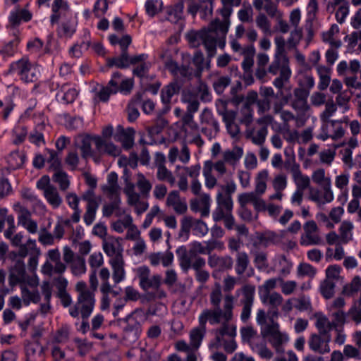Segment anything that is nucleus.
<instances>
[{"label": "nucleus", "instance_id": "2f4dec72", "mask_svg": "<svg viewBox=\"0 0 361 361\" xmlns=\"http://www.w3.org/2000/svg\"><path fill=\"white\" fill-rule=\"evenodd\" d=\"M208 264L211 268L231 269L233 267V262L231 257L228 255L220 257L214 254L209 256Z\"/></svg>", "mask_w": 361, "mask_h": 361}, {"label": "nucleus", "instance_id": "0eeeda50", "mask_svg": "<svg viewBox=\"0 0 361 361\" xmlns=\"http://www.w3.org/2000/svg\"><path fill=\"white\" fill-rule=\"evenodd\" d=\"M274 118L271 114H266L256 120L258 127L251 126L245 130V137L257 146L264 145L268 135V126L273 123Z\"/></svg>", "mask_w": 361, "mask_h": 361}, {"label": "nucleus", "instance_id": "423d86ee", "mask_svg": "<svg viewBox=\"0 0 361 361\" xmlns=\"http://www.w3.org/2000/svg\"><path fill=\"white\" fill-rule=\"evenodd\" d=\"M309 92L304 88L298 87L293 90V99L290 106L298 115L297 127L300 128L305 125L311 115V106L308 104Z\"/></svg>", "mask_w": 361, "mask_h": 361}, {"label": "nucleus", "instance_id": "393cba45", "mask_svg": "<svg viewBox=\"0 0 361 361\" xmlns=\"http://www.w3.org/2000/svg\"><path fill=\"white\" fill-rule=\"evenodd\" d=\"M211 197L206 193L201 194L199 197L190 200V209L193 212H199L201 216H207L210 212Z\"/></svg>", "mask_w": 361, "mask_h": 361}, {"label": "nucleus", "instance_id": "ea45409f", "mask_svg": "<svg viewBox=\"0 0 361 361\" xmlns=\"http://www.w3.org/2000/svg\"><path fill=\"white\" fill-rule=\"evenodd\" d=\"M243 155V149L241 147L234 146L231 149H228L223 153V160L231 166H235Z\"/></svg>", "mask_w": 361, "mask_h": 361}, {"label": "nucleus", "instance_id": "bb28decb", "mask_svg": "<svg viewBox=\"0 0 361 361\" xmlns=\"http://www.w3.org/2000/svg\"><path fill=\"white\" fill-rule=\"evenodd\" d=\"M148 55L140 54L133 55L131 59V66H133V73L139 78L144 77L148 72L150 63L147 61Z\"/></svg>", "mask_w": 361, "mask_h": 361}, {"label": "nucleus", "instance_id": "f704fd0d", "mask_svg": "<svg viewBox=\"0 0 361 361\" xmlns=\"http://www.w3.org/2000/svg\"><path fill=\"white\" fill-rule=\"evenodd\" d=\"M133 184L135 188L137 187L139 190L138 195L145 198L149 197L152 184L143 173H137L135 175V183Z\"/></svg>", "mask_w": 361, "mask_h": 361}, {"label": "nucleus", "instance_id": "c03bdc74", "mask_svg": "<svg viewBox=\"0 0 361 361\" xmlns=\"http://www.w3.org/2000/svg\"><path fill=\"white\" fill-rule=\"evenodd\" d=\"M68 10V6L63 0H54L52 5L53 14L51 16V23H58L61 16L65 15Z\"/></svg>", "mask_w": 361, "mask_h": 361}, {"label": "nucleus", "instance_id": "dca6fc26", "mask_svg": "<svg viewBox=\"0 0 361 361\" xmlns=\"http://www.w3.org/2000/svg\"><path fill=\"white\" fill-rule=\"evenodd\" d=\"M322 239L319 233V228L313 220L307 221L303 225V233L300 238V243L302 246H312L320 245Z\"/></svg>", "mask_w": 361, "mask_h": 361}, {"label": "nucleus", "instance_id": "603ef678", "mask_svg": "<svg viewBox=\"0 0 361 361\" xmlns=\"http://www.w3.org/2000/svg\"><path fill=\"white\" fill-rule=\"evenodd\" d=\"M77 21L75 19H68L63 22L58 30V34L61 37H71L75 32Z\"/></svg>", "mask_w": 361, "mask_h": 361}, {"label": "nucleus", "instance_id": "a211bd4d", "mask_svg": "<svg viewBox=\"0 0 361 361\" xmlns=\"http://www.w3.org/2000/svg\"><path fill=\"white\" fill-rule=\"evenodd\" d=\"M207 316V309H204L199 316V326L192 329L190 331V343H188V346L192 347L195 350L199 349L206 334V324L209 322V320H205V317Z\"/></svg>", "mask_w": 361, "mask_h": 361}, {"label": "nucleus", "instance_id": "c756f323", "mask_svg": "<svg viewBox=\"0 0 361 361\" xmlns=\"http://www.w3.org/2000/svg\"><path fill=\"white\" fill-rule=\"evenodd\" d=\"M135 131L132 128L124 129L118 126L114 135V140L121 142L126 149L130 148L133 145V136Z\"/></svg>", "mask_w": 361, "mask_h": 361}, {"label": "nucleus", "instance_id": "6e6d98bb", "mask_svg": "<svg viewBox=\"0 0 361 361\" xmlns=\"http://www.w3.org/2000/svg\"><path fill=\"white\" fill-rule=\"evenodd\" d=\"M182 101L188 104L187 113L195 114L199 109L200 102L197 96L190 92H185L182 97Z\"/></svg>", "mask_w": 361, "mask_h": 361}, {"label": "nucleus", "instance_id": "a18cd8bd", "mask_svg": "<svg viewBox=\"0 0 361 361\" xmlns=\"http://www.w3.org/2000/svg\"><path fill=\"white\" fill-rule=\"evenodd\" d=\"M250 264L248 255L245 252H238L235 255V271L238 276L243 275Z\"/></svg>", "mask_w": 361, "mask_h": 361}, {"label": "nucleus", "instance_id": "338daca9", "mask_svg": "<svg viewBox=\"0 0 361 361\" xmlns=\"http://www.w3.org/2000/svg\"><path fill=\"white\" fill-rule=\"evenodd\" d=\"M361 290V278L355 276L351 282L343 287V292L347 295H353Z\"/></svg>", "mask_w": 361, "mask_h": 361}, {"label": "nucleus", "instance_id": "f8f14e48", "mask_svg": "<svg viewBox=\"0 0 361 361\" xmlns=\"http://www.w3.org/2000/svg\"><path fill=\"white\" fill-rule=\"evenodd\" d=\"M37 188L43 192L44 198L54 209L61 205L63 199L58 189L50 183V178L48 176H43L37 182Z\"/></svg>", "mask_w": 361, "mask_h": 361}, {"label": "nucleus", "instance_id": "1a4fd4ad", "mask_svg": "<svg viewBox=\"0 0 361 361\" xmlns=\"http://www.w3.org/2000/svg\"><path fill=\"white\" fill-rule=\"evenodd\" d=\"M8 71L17 72L20 79L25 82H36L40 73L38 66L31 63L27 58L25 57L11 63Z\"/></svg>", "mask_w": 361, "mask_h": 361}, {"label": "nucleus", "instance_id": "4d7b16f0", "mask_svg": "<svg viewBox=\"0 0 361 361\" xmlns=\"http://www.w3.org/2000/svg\"><path fill=\"white\" fill-rule=\"evenodd\" d=\"M41 290L44 295L45 303L40 305V312L42 314H47L50 310V299L51 297V288L47 281H44Z\"/></svg>", "mask_w": 361, "mask_h": 361}, {"label": "nucleus", "instance_id": "9d476101", "mask_svg": "<svg viewBox=\"0 0 361 361\" xmlns=\"http://www.w3.org/2000/svg\"><path fill=\"white\" fill-rule=\"evenodd\" d=\"M9 285L11 287L27 283L29 286L39 285V279L36 276L26 274L24 262L22 259H17L13 267L9 270Z\"/></svg>", "mask_w": 361, "mask_h": 361}, {"label": "nucleus", "instance_id": "c85d7f7f", "mask_svg": "<svg viewBox=\"0 0 361 361\" xmlns=\"http://www.w3.org/2000/svg\"><path fill=\"white\" fill-rule=\"evenodd\" d=\"M109 264L111 266L113 274L112 278L115 284L121 282L126 277L125 261L123 257L111 258Z\"/></svg>", "mask_w": 361, "mask_h": 361}, {"label": "nucleus", "instance_id": "4c0bfd02", "mask_svg": "<svg viewBox=\"0 0 361 361\" xmlns=\"http://www.w3.org/2000/svg\"><path fill=\"white\" fill-rule=\"evenodd\" d=\"M353 229L354 225L352 221L348 220L342 221L338 228L340 243L347 244L351 241L353 238Z\"/></svg>", "mask_w": 361, "mask_h": 361}, {"label": "nucleus", "instance_id": "680f3d73", "mask_svg": "<svg viewBox=\"0 0 361 361\" xmlns=\"http://www.w3.org/2000/svg\"><path fill=\"white\" fill-rule=\"evenodd\" d=\"M157 178L159 181L167 182L171 187L174 186L176 183L173 173L166 166L157 169Z\"/></svg>", "mask_w": 361, "mask_h": 361}, {"label": "nucleus", "instance_id": "49530a36", "mask_svg": "<svg viewBox=\"0 0 361 361\" xmlns=\"http://www.w3.org/2000/svg\"><path fill=\"white\" fill-rule=\"evenodd\" d=\"M51 221L48 222L47 227L41 226L38 233V241L43 246H51L55 244L56 239L53 235V233L49 231V228L51 226Z\"/></svg>", "mask_w": 361, "mask_h": 361}, {"label": "nucleus", "instance_id": "aec40b11", "mask_svg": "<svg viewBox=\"0 0 361 361\" xmlns=\"http://www.w3.org/2000/svg\"><path fill=\"white\" fill-rule=\"evenodd\" d=\"M217 207L212 214L213 220L216 222L223 220L225 217L232 213L233 202L232 198L226 197L223 199L222 192L216 194Z\"/></svg>", "mask_w": 361, "mask_h": 361}, {"label": "nucleus", "instance_id": "6ab92c4d", "mask_svg": "<svg viewBox=\"0 0 361 361\" xmlns=\"http://www.w3.org/2000/svg\"><path fill=\"white\" fill-rule=\"evenodd\" d=\"M331 335L322 334H312L308 339V345L311 350L318 354L324 355L331 350L329 343Z\"/></svg>", "mask_w": 361, "mask_h": 361}, {"label": "nucleus", "instance_id": "72a5a7b5", "mask_svg": "<svg viewBox=\"0 0 361 361\" xmlns=\"http://www.w3.org/2000/svg\"><path fill=\"white\" fill-rule=\"evenodd\" d=\"M257 238L264 247L276 245L281 241V237L277 233L269 230L258 233Z\"/></svg>", "mask_w": 361, "mask_h": 361}, {"label": "nucleus", "instance_id": "8fccbe9b", "mask_svg": "<svg viewBox=\"0 0 361 361\" xmlns=\"http://www.w3.org/2000/svg\"><path fill=\"white\" fill-rule=\"evenodd\" d=\"M52 180L58 184L61 191L68 190L71 184L68 174L62 169L54 171Z\"/></svg>", "mask_w": 361, "mask_h": 361}, {"label": "nucleus", "instance_id": "cd10ccee", "mask_svg": "<svg viewBox=\"0 0 361 361\" xmlns=\"http://www.w3.org/2000/svg\"><path fill=\"white\" fill-rule=\"evenodd\" d=\"M38 286H29L27 283L20 286L21 297L25 305L27 306L31 302L37 304L40 301L41 296L37 289Z\"/></svg>", "mask_w": 361, "mask_h": 361}, {"label": "nucleus", "instance_id": "de8ad7c7", "mask_svg": "<svg viewBox=\"0 0 361 361\" xmlns=\"http://www.w3.org/2000/svg\"><path fill=\"white\" fill-rule=\"evenodd\" d=\"M314 316L317 319L315 326L319 330V333L325 335H330L329 331L334 328L332 322L322 314L316 313Z\"/></svg>", "mask_w": 361, "mask_h": 361}, {"label": "nucleus", "instance_id": "412c9836", "mask_svg": "<svg viewBox=\"0 0 361 361\" xmlns=\"http://www.w3.org/2000/svg\"><path fill=\"white\" fill-rule=\"evenodd\" d=\"M180 255V264L183 269L192 268L195 271L203 269L206 264L205 259L200 256L192 257L188 255L185 247H181L177 250Z\"/></svg>", "mask_w": 361, "mask_h": 361}, {"label": "nucleus", "instance_id": "e433bc0d", "mask_svg": "<svg viewBox=\"0 0 361 361\" xmlns=\"http://www.w3.org/2000/svg\"><path fill=\"white\" fill-rule=\"evenodd\" d=\"M133 56H129L128 51H121L118 57L107 59V66L109 67L116 66L118 68H126L131 66V59Z\"/></svg>", "mask_w": 361, "mask_h": 361}, {"label": "nucleus", "instance_id": "37998d69", "mask_svg": "<svg viewBox=\"0 0 361 361\" xmlns=\"http://www.w3.org/2000/svg\"><path fill=\"white\" fill-rule=\"evenodd\" d=\"M93 140L94 141V137H92L89 135L78 136L79 148L82 158L87 159L93 155L92 149V142Z\"/></svg>", "mask_w": 361, "mask_h": 361}, {"label": "nucleus", "instance_id": "f3484780", "mask_svg": "<svg viewBox=\"0 0 361 361\" xmlns=\"http://www.w3.org/2000/svg\"><path fill=\"white\" fill-rule=\"evenodd\" d=\"M285 167L287 171L291 173L293 180L296 185V189L305 190L310 189V178L307 175L302 173L300 166L294 159L286 161Z\"/></svg>", "mask_w": 361, "mask_h": 361}, {"label": "nucleus", "instance_id": "5fc2aeb1", "mask_svg": "<svg viewBox=\"0 0 361 361\" xmlns=\"http://www.w3.org/2000/svg\"><path fill=\"white\" fill-rule=\"evenodd\" d=\"M261 299L263 303L267 304L274 309H277L279 306L281 305L283 301L282 295L278 292L262 294Z\"/></svg>", "mask_w": 361, "mask_h": 361}, {"label": "nucleus", "instance_id": "58836bf2", "mask_svg": "<svg viewBox=\"0 0 361 361\" xmlns=\"http://www.w3.org/2000/svg\"><path fill=\"white\" fill-rule=\"evenodd\" d=\"M312 180L322 188L332 189L331 178L326 176V171L324 169L319 168L314 170L312 174Z\"/></svg>", "mask_w": 361, "mask_h": 361}, {"label": "nucleus", "instance_id": "ddd939ff", "mask_svg": "<svg viewBox=\"0 0 361 361\" xmlns=\"http://www.w3.org/2000/svg\"><path fill=\"white\" fill-rule=\"evenodd\" d=\"M237 292L242 294V298L240 300L242 305L240 319L243 322H247L251 316L255 300V287L251 284H245L238 290Z\"/></svg>", "mask_w": 361, "mask_h": 361}, {"label": "nucleus", "instance_id": "864d4df0", "mask_svg": "<svg viewBox=\"0 0 361 361\" xmlns=\"http://www.w3.org/2000/svg\"><path fill=\"white\" fill-rule=\"evenodd\" d=\"M69 267L72 274L75 276H81L85 274L87 271L85 259L83 257L80 256L69 264Z\"/></svg>", "mask_w": 361, "mask_h": 361}, {"label": "nucleus", "instance_id": "c9c22d12", "mask_svg": "<svg viewBox=\"0 0 361 361\" xmlns=\"http://www.w3.org/2000/svg\"><path fill=\"white\" fill-rule=\"evenodd\" d=\"M96 148L99 152L106 153L112 157H117L121 153V149L111 142H106L99 137H94Z\"/></svg>", "mask_w": 361, "mask_h": 361}, {"label": "nucleus", "instance_id": "6e6552de", "mask_svg": "<svg viewBox=\"0 0 361 361\" xmlns=\"http://www.w3.org/2000/svg\"><path fill=\"white\" fill-rule=\"evenodd\" d=\"M261 334L263 338H267L269 343L277 353H283L284 351L283 345L289 341L288 335L281 331L279 323L273 319L265 326L262 327Z\"/></svg>", "mask_w": 361, "mask_h": 361}, {"label": "nucleus", "instance_id": "13d9d810", "mask_svg": "<svg viewBox=\"0 0 361 361\" xmlns=\"http://www.w3.org/2000/svg\"><path fill=\"white\" fill-rule=\"evenodd\" d=\"M317 69L319 75L318 87L320 90H324L328 87L331 81L330 68L324 66H318Z\"/></svg>", "mask_w": 361, "mask_h": 361}, {"label": "nucleus", "instance_id": "69168bd1", "mask_svg": "<svg viewBox=\"0 0 361 361\" xmlns=\"http://www.w3.org/2000/svg\"><path fill=\"white\" fill-rule=\"evenodd\" d=\"M31 19V14L27 10H19L13 11L9 17L10 23L12 25H18L22 20L28 21Z\"/></svg>", "mask_w": 361, "mask_h": 361}, {"label": "nucleus", "instance_id": "5701e85b", "mask_svg": "<svg viewBox=\"0 0 361 361\" xmlns=\"http://www.w3.org/2000/svg\"><path fill=\"white\" fill-rule=\"evenodd\" d=\"M211 33L215 39V54L216 53V47L224 49L226 45V35L228 32V23L226 21L220 22L216 19L211 22Z\"/></svg>", "mask_w": 361, "mask_h": 361}, {"label": "nucleus", "instance_id": "052dcab7", "mask_svg": "<svg viewBox=\"0 0 361 361\" xmlns=\"http://www.w3.org/2000/svg\"><path fill=\"white\" fill-rule=\"evenodd\" d=\"M194 218L190 216H184L180 221L179 237L188 239L190 230H193Z\"/></svg>", "mask_w": 361, "mask_h": 361}, {"label": "nucleus", "instance_id": "20e7f679", "mask_svg": "<svg viewBox=\"0 0 361 361\" xmlns=\"http://www.w3.org/2000/svg\"><path fill=\"white\" fill-rule=\"evenodd\" d=\"M211 23L207 27H204L199 30H191L185 35V38L188 42L190 47L197 48L203 44L207 52L208 58H212L215 56V39L211 33Z\"/></svg>", "mask_w": 361, "mask_h": 361}, {"label": "nucleus", "instance_id": "a878e982", "mask_svg": "<svg viewBox=\"0 0 361 361\" xmlns=\"http://www.w3.org/2000/svg\"><path fill=\"white\" fill-rule=\"evenodd\" d=\"M166 205L172 207L178 214H183L187 212L188 205L184 199H181L178 190H171L167 195Z\"/></svg>", "mask_w": 361, "mask_h": 361}, {"label": "nucleus", "instance_id": "f257e3e1", "mask_svg": "<svg viewBox=\"0 0 361 361\" xmlns=\"http://www.w3.org/2000/svg\"><path fill=\"white\" fill-rule=\"evenodd\" d=\"M209 302L212 307L207 309V316L205 317V320H209L211 325L221 324L214 330L215 341L211 342L208 345L210 350H213L218 349L226 336L230 338L237 336L236 326L230 324L233 319L235 298L232 294H226L223 298L221 286L216 283L209 293Z\"/></svg>", "mask_w": 361, "mask_h": 361}, {"label": "nucleus", "instance_id": "b1692460", "mask_svg": "<svg viewBox=\"0 0 361 361\" xmlns=\"http://www.w3.org/2000/svg\"><path fill=\"white\" fill-rule=\"evenodd\" d=\"M121 238L109 235L104 238L102 247L104 252L111 258L123 257V247L121 243Z\"/></svg>", "mask_w": 361, "mask_h": 361}, {"label": "nucleus", "instance_id": "0e129e2a", "mask_svg": "<svg viewBox=\"0 0 361 361\" xmlns=\"http://www.w3.org/2000/svg\"><path fill=\"white\" fill-rule=\"evenodd\" d=\"M46 160L49 164V168L53 171L61 169V162L58 153L53 149H46Z\"/></svg>", "mask_w": 361, "mask_h": 361}, {"label": "nucleus", "instance_id": "2eb2a0df", "mask_svg": "<svg viewBox=\"0 0 361 361\" xmlns=\"http://www.w3.org/2000/svg\"><path fill=\"white\" fill-rule=\"evenodd\" d=\"M13 209L18 214V224L23 227L29 233L36 234L38 232V225L32 219L31 212L20 202L13 204Z\"/></svg>", "mask_w": 361, "mask_h": 361}, {"label": "nucleus", "instance_id": "79ce46f5", "mask_svg": "<svg viewBox=\"0 0 361 361\" xmlns=\"http://www.w3.org/2000/svg\"><path fill=\"white\" fill-rule=\"evenodd\" d=\"M47 256L55 264V274H62L66 270V265L61 260V254L58 248L49 250Z\"/></svg>", "mask_w": 361, "mask_h": 361}, {"label": "nucleus", "instance_id": "9b49d317", "mask_svg": "<svg viewBox=\"0 0 361 361\" xmlns=\"http://www.w3.org/2000/svg\"><path fill=\"white\" fill-rule=\"evenodd\" d=\"M40 255V248L37 247L36 240L32 238H28L23 245L21 246L20 250H18V252H13L10 253L11 257L12 256L14 258L19 257L22 259L27 255H30L28 267L31 271L36 269Z\"/></svg>", "mask_w": 361, "mask_h": 361}, {"label": "nucleus", "instance_id": "4be33fe9", "mask_svg": "<svg viewBox=\"0 0 361 361\" xmlns=\"http://www.w3.org/2000/svg\"><path fill=\"white\" fill-rule=\"evenodd\" d=\"M308 199L314 202L317 207H322L334 199L332 189L310 188Z\"/></svg>", "mask_w": 361, "mask_h": 361}, {"label": "nucleus", "instance_id": "bf43d9fd", "mask_svg": "<svg viewBox=\"0 0 361 361\" xmlns=\"http://www.w3.org/2000/svg\"><path fill=\"white\" fill-rule=\"evenodd\" d=\"M133 221L132 216L130 214H126L123 219H119L111 224L112 230L118 233H122L126 229L131 225Z\"/></svg>", "mask_w": 361, "mask_h": 361}, {"label": "nucleus", "instance_id": "f03ea898", "mask_svg": "<svg viewBox=\"0 0 361 361\" xmlns=\"http://www.w3.org/2000/svg\"><path fill=\"white\" fill-rule=\"evenodd\" d=\"M228 102L218 99L216 106L218 114L222 117L225 123L227 133L235 140H238L240 137V128L239 123L245 126L246 128L251 127L254 121V109L252 107L242 106L238 114L233 110L227 109Z\"/></svg>", "mask_w": 361, "mask_h": 361}, {"label": "nucleus", "instance_id": "774afa93", "mask_svg": "<svg viewBox=\"0 0 361 361\" xmlns=\"http://www.w3.org/2000/svg\"><path fill=\"white\" fill-rule=\"evenodd\" d=\"M347 316L356 325L361 323V305L357 302H354L347 312Z\"/></svg>", "mask_w": 361, "mask_h": 361}, {"label": "nucleus", "instance_id": "7ed1b4c3", "mask_svg": "<svg viewBox=\"0 0 361 361\" xmlns=\"http://www.w3.org/2000/svg\"><path fill=\"white\" fill-rule=\"evenodd\" d=\"M78 293L75 304L70 307L69 314L73 318L88 319L95 305L94 293L87 288L85 282L80 281L75 284Z\"/></svg>", "mask_w": 361, "mask_h": 361}, {"label": "nucleus", "instance_id": "4468645a", "mask_svg": "<svg viewBox=\"0 0 361 361\" xmlns=\"http://www.w3.org/2000/svg\"><path fill=\"white\" fill-rule=\"evenodd\" d=\"M123 192L127 197L128 204L134 207L137 215H140L147 211L149 207L148 202L141 199L142 196L135 191V185L132 182L126 180Z\"/></svg>", "mask_w": 361, "mask_h": 361}, {"label": "nucleus", "instance_id": "39448f33", "mask_svg": "<svg viewBox=\"0 0 361 361\" xmlns=\"http://www.w3.org/2000/svg\"><path fill=\"white\" fill-rule=\"evenodd\" d=\"M279 72V76L274 79L273 85L277 89L281 90L288 82L291 75L287 54H274V59L268 67V73L276 75Z\"/></svg>", "mask_w": 361, "mask_h": 361}, {"label": "nucleus", "instance_id": "3c124183", "mask_svg": "<svg viewBox=\"0 0 361 361\" xmlns=\"http://www.w3.org/2000/svg\"><path fill=\"white\" fill-rule=\"evenodd\" d=\"M182 124V130L187 133L190 131L195 133L198 130V124L194 120V114L185 112L180 119Z\"/></svg>", "mask_w": 361, "mask_h": 361}, {"label": "nucleus", "instance_id": "473e14b6", "mask_svg": "<svg viewBox=\"0 0 361 361\" xmlns=\"http://www.w3.org/2000/svg\"><path fill=\"white\" fill-rule=\"evenodd\" d=\"M180 89V85L178 82L177 80L172 81L161 89V101L164 104L166 105L167 109H169V104L171 103L172 97L178 94Z\"/></svg>", "mask_w": 361, "mask_h": 361}, {"label": "nucleus", "instance_id": "a19ab883", "mask_svg": "<svg viewBox=\"0 0 361 361\" xmlns=\"http://www.w3.org/2000/svg\"><path fill=\"white\" fill-rule=\"evenodd\" d=\"M339 32V27L336 24H333L329 30L322 33V40L329 43L332 47L339 48L342 42L340 39H337L335 36Z\"/></svg>", "mask_w": 361, "mask_h": 361}, {"label": "nucleus", "instance_id": "7c9ffc66", "mask_svg": "<svg viewBox=\"0 0 361 361\" xmlns=\"http://www.w3.org/2000/svg\"><path fill=\"white\" fill-rule=\"evenodd\" d=\"M166 69L176 78L188 79L192 75V71L188 66H179L175 61H170L166 63Z\"/></svg>", "mask_w": 361, "mask_h": 361}, {"label": "nucleus", "instance_id": "e2e57ef3", "mask_svg": "<svg viewBox=\"0 0 361 361\" xmlns=\"http://www.w3.org/2000/svg\"><path fill=\"white\" fill-rule=\"evenodd\" d=\"M203 176L204 177L205 186L208 189H212L218 185L216 178L212 173L211 164L209 162H204Z\"/></svg>", "mask_w": 361, "mask_h": 361}, {"label": "nucleus", "instance_id": "09e8293b", "mask_svg": "<svg viewBox=\"0 0 361 361\" xmlns=\"http://www.w3.org/2000/svg\"><path fill=\"white\" fill-rule=\"evenodd\" d=\"M269 177V172L267 170H262L258 173L255 180V190L257 196L263 195L267 190V182Z\"/></svg>", "mask_w": 361, "mask_h": 361}]
</instances>
